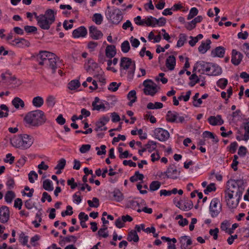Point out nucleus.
<instances>
[{
	"instance_id": "56",
	"label": "nucleus",
	"mask_w": 249,
	"mask_h": 249,
	"mask_svg": "<svg viewBox=\"0 0 249 249\" xmlns=\"http://www.w3.org/2000/svg\"><path fill=\"white\" fill-rule=\"evenodd\" d=\"M72 208L71 206H68L67 207V210L65 211H63L61 213V215L63 217L65 216L66 215H71L73 213V212L72 211Z\"/></svg>"
},
{
	"instance_id": "23",
	"label": "nucleus",
	"mask_w": 249,
	"mask_h": 249,
	"mask_svg": "<svg viewBox=\"0 0 249 249\" xmlns=\"http://www.w3.org/2000/svg\"><path fill=\"white\" fill-rule=\"evenodd\" d=\"M106 55L109 59L113 58L116 54V47L114 45H108L107 46L106 51Z\"/></svg>"
},
{
	"instance_id": "58",
	"label": "nucleus",
	"mask_w": 249,
	"mask_h": 249,
	"mask_svg": "<svg viewBox=\"0 0 249 249\" xmlns=\"http://www.w3.org/2000/svg\"><path fill=\"white\" fill-rule=\"evenodd\" d=\"M90 144H83L81 146L79 150L81 153H85L90 150Z\"/></svg>"
},
{
	"instance_id": "3",
	"label": "nucleus",
	"mask_w": 249,
	"mask_h": 249,
	"mask_svg": "<svg viewBox=\"0 0 249 249\" xmlns=\"http://www.w3.org/2000/svg\"><path fill=\"white\" fill-rule=\"evenodd\" d=\"M33 142V137L25 134L15 136L11 140V143L13 146L21 149L29 148Z\"/></svg>"
},
{
	"instance_id": "25",
	"label": "nucleus",
	"mask_w": 249,
	"mask_h": 249,
	"mask_svg": "<svg viewBox=\"0 0 249 249\" xmlns=\"http://www.w3.org/2000/svg\"><path fill=\"white\" fill-rule=\"evenodd\" d=\"M176 65V58L174 56L170 55L166 61V66L170 71L174 69Z\"/></svg>"
},
{
	"instance_id": "11",
	"label": "nucleus",
	"mask_w": 249,
	"mask_h": 249,
	"mask_svg": "<svg viewBox=\"0 0 249 249\" xmlns=\"http://www.w3.org/2000/svg\"><path fill=\"white\" fill-rule=\"evenodd\" d=\"M53 56V53L47 51L40 52L37 55L39 64L44 65L51 56Z\"/></svg>"
},
{
	"instance_id": "7",
	"label": "nucleus",
	"mask_w": 249,
	"mask_h": 249,
	"mask_svg": "<svg viewBox=\"0 0 249 249\" xmlns=\"http://www.w3.org/2000/svg\"><path fill=\"white\" fill-rule=\"evenodd\" d=\"M143 86L144 87L143 89L144 93L152 96H153L160 89L157 84L150 79L144 80L143 82Z\"/></svg>"
},
{
	"instance_id": "14",
	"label": "nucleus",
	"mask_w": 249,
	"mask_h": 249,
	"mask_svg": "<svg viewBox=\"0 0 249 249\" xmlns=\"http://www.w3.org/2000/svg\"><path fill=\"white\" fill-rule=\"evenodd\" d=\"M9 219V210L7 206H2L0 208V221L2 223L7 222Z\"/></svg>"
},
{
	"instance_id": "6",
	"label": "nucleus",
	"mask_w": 249,
	"mask_h": 249,
	"mask_svg": "<svg viewBox=\"0 0 249 249\" xmlns=\"http://www.w3.org/2000/svg\"><path fill=\"white\" fill-rule=\"evenodd\" d=\"M106 16L107 19L114 24H119L123 18L122 12L119 9L115 7L111 8L109 6L107 7Z\"/></svg>"
},
{
	"instance_id": "13",
	"label": "nucleus",
	"mask_w": 249,
	"mask_h": 249,
	"mask_svg": "<svg viewBox=\"0 0 249 249\" xmlns=\"http://www.w3.org/2000/svg\"><path fill=\"white\" fill-rule=\"evenodd\" d=\"M57 57L55 54L53 53V56H51V57H50L44 66L51 68L52 70L53 73H54L55 72L56 69L57 68Z\"/></svg>"
},
{
	"instance_id": "1",
	"label": "nucleus",
	"mask_w": 249,
	"mask_h": 249,
	"mask_svg": "<svg viewBox=\"0 0 249 249\" xmlns=\"http://www.w3.org/2000/svg\"><path fill=\"white\" fill-rule=\"evenodd\" d=\"M245 189L243 179L230 180L227 182V188L225 191V199L230 209L235 208L238 205Z\"/></svg>"
},
{
	"instance_id": "16",
	"label": "nucleus",
	"mask_w": 249,
	"mask_h": 249,
	"mask_svg": "<svg viewBox=\"0 0 249 249\" xmlns=\"http://www.w3.org/2000/svg\"><path fill=\"white\" fill-rule=\"evenodd\" d=\"M243 57V54L237 52L236 50L232 51V56L231 61L234 65H238L242 60Z\"/></svg>"
},
{
	"instance_id": "12",
	"label": "nucleus",
	"mask_w": 249,
	"mask_h": 249,
	"mask_svg": "<svg viewBox=\"0 0 249 249\" xmlns=\"http://www.w3.org/2000/svg\"><path fill=\"white\" fill-rule=\"evenodd\" d=\"M109 121V118L107 116H103L101 117L96 123L95 130L96 131H106L107 129V128L104 126Z\"/></svg>"
},
{
	"instance_id": "52",
	"label": "nucleus",
	"mask_w": 249,
	"mask_h": 249,
	"mask_svg": "<svg viewBox=\"0 0 249 249\" xmlns=\"http://www.w3.org/2000/svg\"><path fill=\"white\" fill-rule=\"evenodd\" d=\"M228 84V80L225 78H221L217 82V85L221 89H224Z\"/></svg>"
},
{
	"instance_id": "50",
	"label": "nucleus",
	"mask_w": 249,
	"mask_h": 249,
	"mask_svg": "<svg viewBox=\"0 0 249 249\" xmlns=\"http://www.w3.org/2000/svg\"><path fill=\"white\" fill-rule=\"evenodd\" d=\"M215 190L216 187L214 183H212L207 186L206 189L204 190V192L205 194H208L209 193L212 191H215Z\"/></svg>"
},
{
	"instance_id": "22",
	"label": "nucleus",
	"mask_w": 249,
	"mask_h": 249,
	"mask_svg": "<svg viewBox=\"0 0 249 249\" xmlns=\"http://www.w3.org/2000/svg\"><path fill=\"white\" fill-rule=\"evenodd\" d=\"M211 41L210 39H207L206 42L202 41L201 45L198 48L199 53L204 54L211 48L210 44Z\"/></svg>"
},
{
	"instance_id": "61",
	"label": "nucleus",
	"mask_w": 249,
	"mask_h": 249,
	"mask_svg": "<svg viewBox=\"0 0 249 249\" xmlns=\"http://www.w3.org/2000/svg\"><path fill=\"white\" fill-rule=\"evenodd\" d=\"M219 230L218 228H215L214 229H211L209 231V233L211 235L213 236L214 240H216L218 237V233Z\"/></svg>"
},
{
	"instance_id": "40",
	"label": "nucleus",
	"mask_w": 249,
	"mask_h": 249,
	"mask_svg": "<svg viewBox=\"0 0 249 249\" xmlns=\"http://www.w3.org/2000/svg\"><path fill=\"white\" fill-rule=\"evenodd\" d=\"M92 20L98 25H100L103 21V17L101 14L96 13L93 15Z\"/></svg>"
},
{
	"instance_id": "49",
	"label": "nucleus",
	"mask_w": 249,
	"mask_h": 249,
	"mask_svg": "<svg viewBox=\"0 0 249 249\" xmlns=\"http://www.w3.org/2000/svg\"><path fill=\"white\" fill-rule=\"evenodd\" d=\"M245 133L244 136V140L246 141L249 139V122L244 124Z\"/></svg>"
},
{
	"instance_id": "27",
	"label": "nucleus",
	"mask_w": 249,
	"mask_h": 249,
	"mask_svg": "<svg viewBox=\"0 0 249 249\" xmlns=\"http://www.w3.org/2000/svg\"><path fill=\"white\" fill-rule=\"evenodd\" d=\"M127 240L129 241H134L138 242L139 240V237L136 231H131L128 234Z\"/></svg>"
},
{
	"instance_id": "32",
	"label": "nucleus",
	"mask_w": 249,
	"mask_h": 249,
	"mask_svg": "<svg viewBox=\"0 0 249 249\" xmlns=\"http://www.w3.org/2000/svg\"><path fill=\"white\" fill-rule=\"evenodd\" d=\"M12 104L16 108H18L19 106L23 108L24 107V103L22 100L18 97H15L12 101Z\"/></svg>"
},
{
	"instance_id": "24",
	"label": "nucleus",
	"mask_w": 249,
	"mask_h": 249,
	"mask_svg": "<svg viewBox=\"0 0 249 249\" xmlns=\"http://www.w3.org/2000/svg\"><path fill=\"white\" fill-rule=\"evenodd\" d=\"M178 116V113L176 111H168L166 115V120L171 123L178 122L177 119Z\"/></svg>"
},
{
	"instance_id": "15",
	"label": "nucleus",
	"mask_w": 249,
	"mask_h": 249,
	"mask_svg": "<svg viewBox=\"0 0 249 249\" xmlns=\"http://www.w3.org/2000/svg\"><path fill=\"white\" fill-rule=\"evenodd\" d=\"M179 242L181 249H191L189 246L192 244V241L190 237L186 235L181 236L179 238Z\"/></svg>"
},
{
	"instance_id": "10",
	"label": "nucleus",
	"mask_w": 249,
	"mask_h": 249,
	"mask_svg": "<svg viewBox=\"0 0 249 249\" xmlns=\"http://www.w3.org/2000/svg\"><path fill=\"white\" fill-rule=\"evenodd\" d=\"M155 138L160 141L164 142L169 138V133L168 131L161 128H156L154 130Z\"/></svg>"
},
{
	"instance_id": "9",
	"label": "nucleus",
	"mask_w": 249,
	"mask_h": 249,
	"mask_svg": "<svg viewBox=\"0 0 249 249\" xmlns=\"http://www.w3.org/2000/svg\"><path fill=\"white\" fill-rule=\"evenodd\" d=\"M180 172L177 169L174 164L170 165L166 172L164 173L167 178L176 179L178 178L180 175Z\"/></svg>"
},
{
	"instance_id": "62",
	"label": "nucleus",
	"mask_w": 249,
	"mask_h": 249,
	"mask_svg": "<svg viewBox=\"0 0 249 249\" xmlns=\"http://www.w3.org/2000/svg\"><path fill=\"white\" fill-rule=\"evenodd\" d=\"M15 157L12 156L11 154H8L6 156V159L4 160L5 162H9L10 164H12L14 161Z\"/></svg>"
},
{
	"instance_id": "18",
	"label": "nucleus",
	"mask_w": 249,
	"mask_h": 249,
	"mask_svg": "<svg viewBox=\"0 0 249 249\" xmlns=\"http://www.w3.org/2000/svg\"><path fill=\"white\" fill-rule=\"evenodd\" d=\"M87 34V30L84 26H81L77 29L73 30L72 32V36L74 38H79L80 37H84Z\"/></svg>"
},
{
	"instance_id": "30",
	"label": "nucleus",
	"mask_w": 249,
	"mask_h": 249,
	"mask_svg": "<svg viewBox=\"0 0 249 249\" xmlns=\"http://www.w3.org/2000/svg\"><path fill=\"white\" fill-rule=\"evenodd\" d=\"M32 103L35 107H40L43 105L44 100L42 97L36 96L33 98Z\"/></svg>"
},
{
	"instance_id": "63",
	"label": "nucleus",
	"mask_w": 249,
	"mask_h": 249,
	"mask_svg": "<svg viewBox=\"0 0 249 249\" xmlns=\"http://www.w3.org/2000/svg\"><path fill=\"white\" fill-rule=\"evenodd\" d=\"M130 41L131 43L132 46L135 48L138 47L140 43V41L138 39L134 38L133 36L130 37Z\"/></svg>"
},
{
	"instance_id": "45",
	"label": "nucleus",
	"mask_w": 249,
	"mask_h": 249,
	"mask_svg": "<svg viewBox=\"0 0 249 249\" xmlns=\"http://www.w3.org/2000/svg\"><path fill=\"white\" fill-rule=\"evenodd\" d=\"M121 84V83H117L115 82H111L108 87V89L112 91H116L118 90Z\"/></svg>"
},
{
	"instance_id": "20",
	"label": "nucleus",
	"mask_w": 249,
	"mask_h": 249,
	"mask_svg": "<svg viewBox=\"0 0 249 249\" xmlns=\"http://www.w3.org/2000/svg\"><path fill=\"white\" fill-rule=\"evenodd\" d=\"M225 53V49L222 46L216 47L211 52L213 57H223Z\"/></svg>"
},
{
	"instance_id": "60",
	"label": "nucleus",
	"mask_w": 249,
	"mask_h": 249,
	"mask_svg": "<svg viewBox=\"0 0 249 249\" xmlns=\"http://www.w3.org/2000/svg\"><path fill=\"white\" fill-rule=\"evenodd\" d=\"M24 30L27 33H31L36 32L37 31V28L35 26L27 25L24 26Z\"/></svg>"
},
{
	"instance_id": "51",
	"label": "nucleus",
	"mask_w": 249,
	"mask_h": 249,
	"mask_svg": "<svg viewBox=\"0 0 249 249\" xmlns=\"http://www.w3.org/2000/svg\"><path fill=\"white\" fill-rule=\"evenodd\" d=\"M77 240V238L76 236L73 235H71L69 236H67L65 237H63L62 239V241L67 243L73 242L75 243Z\"/></svg>"
},
{
	"instance_id": "26",
	"label": "nucleus",
	"mask_w": 249,
	"mask_h": 249,
	"mask_svg": "<svg viewBox=\"0 0 249 249\" xmlns=\"http://www.w3.org/2000/svg\"><path fill=\"white\" fill-rule=\"evenodd\" d=\"M100 101V99L98 97H96L94 99V101L92 103V110H97L99 111L101 109L105 110L106 109V107L105 104H100L99 105H97V103H98Z\"/></svg>"
},
{
	"instance_id": "8",
	"label": "nucleus",
	"mask_w": 249,
	"mask_h": 249,
	"mask_svg": "<svg viewBox=\"0 0 249 249\" xmlns=\"http://www.w3.org/2000/svg\"><path fill=\"white\" fill-rule=\"evenodd\" d=\"M222 210V206L219 200L217 198L212 199L210 205V212L212 217H216Z\"/></svg>"
},
{
	"instance_id": "2",
	"label": "nucleus",
	"mask_w": 249,
	"mask_h": 249,
	"mask_svg": "<svg viewBox=\"0 0 249 249\" xmlns=\"http://www.w3.org/2000/svg\"><path fill=\"white\" fill-rule=\"evenodd\" d=\"M26 123L30 126L37 127L44 124L46 118L41 110H36L28 112L24 118Z\"/></svg>"
},
{
	"instance_id": "54",
	"label": "nucleus",
	"mask_w": 249,
	"mask_h": 249,
	"mask_svg": "<svg viewBox=\"0 0 249 249\" xmlns=\"http://www.w3.org/2000/svg\"><path fill=\"white\" fill-rule=\"evenodd\" d=\"M19 240L23 245H26L28 241V237L26 236L25 234L22 232L19 235Z\"/></svg>"
},
{
	"instance_id": "64",
	"label": "nucleus",
	"mask_w": 249,
	"mask_h": 249,
	"mask_svg": "<svg viewBox=\"0 0 249 249\" xmlns=\"http://www.w3.org/2000/svg\"><path fill=\"white\" fill-rule=\"evenodd\" d=\"M244 48L243 49V52L246 54V56L249 58V43H245L243 45Z\"/></svg>"
},
{
	"instance_id": "42",
	"label": "nucleus",
	"mask_w": 249,
	"mask_h": 249,
	"mask_svg": "<svg viewBox=\"0 0 249 249\" xmlns=\"http://www.w3.org/2000/svg\"><path fill=\"white\" fill-rule=\"evenodd\" d=\"M121 50L124 53H126L129 52L130 46L129 43L127 40L124 41L121 44Z\"/></svg>"
},
{
	"instance_id": "31",
	"label": "nucleus",
	"mask_w": 249,
	"mask_h": 249,
	"mask_svg": "<svg viewBox=\"0 0 249 249\" xmlns=\"http://www.w3.org/2000/svg\"><path fill=\"white\" fill-rule=\"evenodd\" d=\"M80 86V83L78 80L75 79L70 81L68 85V88L71 90H74Z\"/></svg>"
},
{
	"instance_id": "17",
	"label": "nucleus",
	"mask_w": 249,
	"mask_h": 249,
	"mask_svg": "<svg viewBox=\"0 0 249 249\" xmlns=\"http://www.w3.org/2000/svg\"><path fill=\"white\" fill-rule=\"evenodd\" d=\"M89 34L91 37L96 40L101 38L103 36V33L94 26H91L89 27Z\"/></svg>"
},
{
	"instance_id": "43",
	"label": "nucleus",
	"mask_w": 249,
	"mask_h": 249,
	"mask_svg": "<svg viewBox=\"0 0 249 249\" xmlns=\"http://www.w3.org/2000/svg\"><path fill=\"white\" fill-rule=\"evenodd\" d=\"M183 208H182V210L185 211H187L191 210L193 207V204L191 200H187L184 202L183 203Z\"/></svg>"
},
{
	"instance_id": "41",
	"label": "nucleus",
	"mask_w": 249,
	"mask_h": 249,
	"mask_svg": "<svg viewBox=\"0 0 249 249\" xmlns=\"http://www.w3.org/2000/svg\"><path fill=\"white\" fill-rule=\"evenodd\" d=\"M15 197V195L14 193L12 191H8L5 194V199L7 203H11Z\"/></svg>"
},
{
	"instance_id": "53",
	"label": "nucleus",
	"mask_w": 249,
	"mask_h": 249,
	"mask_svg": "<svg viewBox=\"0 0 249 249\" xmlns=\"http://www.w3.org/2000/svg\"><path fill=\"white\" fill-rule=\"evenodd\" d=\"M46 103L48 106L53 107L55 103V98L52 95L49 96L46 99Z\"/></svg>"
},
{
	"instance_id": "44",
	"label": "nucleus",
	"mask_w": 249,
	"mask_h": 249,
	"mask_svg": "<svg viewBox=\"0 0 249 249\" xmlns=\"http://www.w3.org/2000/svg\"><path fill=\"white\" fill-rule=\"evenodd\" d=\"M186 40V36L185 34H180L179 35V39L177 42V46L178 47L182 46Z\"/></svg>"
},
{
	"instance_id": "47",
	"label": "nucleus",
	"mask_w": 249,
	"mask_h": 249,
	"mask_svg": "<svg viewBox=\"0 0 249 249\" xmlns=\"http://www.w3.org/2000/svg\"><path fill=\"white\" fill-rule=\"evenodd\" d=\"M198 11L196 7H193L191 9L189 12V14L188 16L187 19L190 20L193 18L194 17L196 16L198 14Z\"/></svg>"
},
{
	"instance_id": "34",
	"label": "nucleus",
	"mask_w": 249,
	"mask_h": 249,
	"mask_svg": "<svg viewBox=\"0 0 249 249\" xmlns=\"http://www.w3.org/2000/svg\"><path fill=\"white\" fill-rule=\"evenodd\" d=\"M43 188L46 191H52L53 190L52 181L46 179L43 182Z\"/></svg>"
},
{
	"instance_id": "46",
	"label": "nucleus",
	"mask_w": 249,
	"mask_h": 249,
	"mask_svg": "<svg viewBox=\"0 0 249 249\" xmlns=\"http://www.w3.org/2000/svg\"><path fill=\"white\" fill-rule=\"evenodd\" d=\"M66 160L62 158L58 161L57 165L55 167V169H63L66 165Z\"/></svg>"
},
{
	"instance_id": "28",
	"label": "nucleus",
	"mask_w": 249,
	"mask_h": 249,
	"mask_svg": "<svg viewBox=\"0 0 249 249\" xmlns=\"http://www.w3.org/2000/svg\"><path fill=\"white\" fill-rule=\"evenodd\" d=\"M157 19L152 16L147 17L144 19V25L147 26L155 27L156 25Z\"/></svg>"
},
{
	"instance_id": "57",
	"label": "nucleus",
	"mask_w": 249,
	"mask_h": 249,
	"mask_svg": "<svg viewBox=\"0 0 249 249\" xmlns=\"http://www.w3.org/2000/svg\"><path fill=\"white\" fill-rule=\"evenodd\" d=\"M30 45V42L24 38H19V47H29Z\"/></svg>"
},
{
	"instance_id": "48",
	"label": "nucleus",
	"mask_w": 249,
	"mask_h": 249,
	"mask_svg": "<svg viewBox=\"0 0 249 249\" xmlns=\"http://www.w3.org/2000/svg\"><path fill=\"white\" fill-rule=\"evenodd\" d=\"M28 177L29 181L33 183L35 182V179H37L38 175L35 171H32L28 174Z\"/></svg>"
},
{
	"instance_id": "21",
	"label": "nucleus",
	"mask_w": 249,
	"mask_h": 249,
	"mask_svg": "<svg viewBox=\"0 0 249 249\" xmlns=\"http://www.w3.org/2000/svg\"><path fill=\"white\" fill-rule=\"evenodd\" d=\"M208 120L212 125H221L224 123V121L219 115L216 116H211L208 118Z\"/></svg>"
},
{
	"instance_id": "39",
	"label": "nucleus",
	"mask_w": 249,
	"mask_h": 249,
	"mask_svg": "<svg viewBox=\"0 0 249 249\" xmlns=\"http://www.w3.org/2000/svg\"><path fill=\"white\" fill-rule=\"evenodd\" d=\"M87 202L90 207L97 208L99 206V200L97 197H93L92 200H89Z\"/></svg>"
},
{
	"instance_id": "37",
	"label": "nucleus",
	"mask_w": 249,
	"mask_h": 249,
	"mask_svg": "<svg viewBox=\"0 0 249 249\" xmlns=\"http://www.w3.org/2000/svg\"><path fill=\"white\" fill-rule=\"evenodd\" d=\"M146 150L150 152L155 150L157 147V143L152 141H149L148 143L145 145Z\"/></svg>"
},
{
	"instance_id": "4",
	"label": "nucleus",
	"mask_w": 249,
	"mask_h": 249,
	"mask_svg": "<svg viewBox=\"0 0 249 249\" xmlns=\"http://www.w3.org/2000/svg\"><path fill=\"white\" fill-rule=\"evenodd\" d=\"M56 12L51 9L46 10L44 14L41 16L37 21V25L43 30H49L51 25L54 22Z\"/></svg>"
},
{
	"instance_id": "36",
	"label": "nucleus",
	"mask_w": 249,
	"mask_h": 249,
	"mask_svg": "<svg viewBox=\"0 0 249 249\" xmlns=\"http://www.w3.org/2000/svg\"><path fill=\"white\" fill-rule=\"evenodd\" d=\"M0 118L7 117L9 111L8 107L5 105L2 104L0 105Z\"/></svg>"
},
{
	"instance_id": "38",
	"label": "nucleus",
	"mask_w": 249,
	"mask_h": 249,
	"mask_svg": "<svg viewBox=\"0 0 249 249\" xmlns=\"http://www.w3.org/2000/svg\"><path fill=\"white\" fill-rule=\"evenodd\" d=\"M161 185V183L159 181H153L149 185V190L151 192L158 190Z\"/></svg>"
},
{
	"instance_id": "35",
	"label": "nucleus",
	"mask_w": 249,
	"mask_h": 249,
	"mask_svg": "<svg viewBox=\"0 0 249 249\" xmlns=\"http://www.w3.org/2000/svg\"><path fill=\"white\" fill-rule=\"evenodd\" d=\"M222 69L218 65H213L212 67V71L211 72V75H219L222 73Z\"/></svg>"
},
{
	"instance_id": "19",
	"label": "nucleus",
	"mask_w": 249,
	"mask_h": 249,
	"mask_svg": "<svg viewBox=\"0 0 249 249\" xmlns=\"http://www.w3.org/2000/svg\"><path fill=\"white\" fill-rule=\"evenodd\" d=\"M202 17L201 16H198L195 18L194 19H193L191 21L189 22H187L185 24L186 28L191 31L194 29L196 26V24L197 23L200 22L202 20Z\"/></svg>"
},
{
	"instance_id": "59",
	"label": "nucleus",
	"mask_w": 249,
	"mask_h": 249,
	"mask_svg": "<svg viewBox=\"0 0 249 249\" xmlns=\"http://www.w3.org/2000/svg\"><path fill=\"white\" fill-rule=\"evenodd\" d=\"M237 146V143L236 142H234L230 144V146L228 147V150L231 153H234L236 150Z\"/></svg>"
},
{
	"instance_id": "29",
	"label": "nucleus",
	"mask_w": 249,
	"mask_h": 249,
	"mask_svg": "<svg viewBox=\"0 0 249 249\" xmlns=\"http://www.w3.org/2000/svg\"><path fill=\"white\" fill-rule=\"evenodd\" d=\"M127 98L130 100L128 105L131 106L132 104L136 101L137 96L136 92L134 90H132L129 92L127 94Z\"/></svg>"
},
{
	"instance_id": "55",
	"label": "nucleus",
	"mask_w": 249,
	"mask_h": 249,
	"mask_svg": "<svg viewBox=\"0 0 249 249\" xmlns=\"http://www.w3.org/2000/svg\"><path fill=\"white\" fill-rule=\"evenodd\" d=\"M6 185L8 187V189L11 190L14 188L15 186V180L11 177L8 178V180L6 182Z\"/></svg>"
},
{
	"instance_id": "33",
	"label": "nucleus",
	"mask_w": 249,
	"mask_h": 249,
	"mask_svg": "<svg viewBox=\"0 0 249 249\" xmlns=\"http://www.w3.org/2000/svg\"><path fill=\"white\" fill-rule=\"evenodd\" d=\"M114 199L116 201L119 202L122 201L124 197L123 194L119 190L116 189L112 192Z\"/></svg>"
},
{
	"instance_id": "5",
	"label": "nucleus",
	"mask_w": 249,
	"mask_h": 249,
	"mask_svg": "<svg viewBox=\"0 0 249 249\" xmlns=\"http://www.w3.org/2000/svg\"><path fill=\"white\" fill-rule=\"evenodd\" d=\"M120 70L122 73H125V71L128 70L127 73L128 78L131 80L133 79L136 65L135 61L128 57H123L121 58L120 64Z\"/></svg>"
}]
</instances>
